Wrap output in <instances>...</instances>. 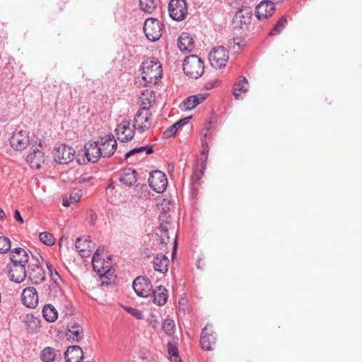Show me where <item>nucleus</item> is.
Masks as SVG:
<instances>
[{
    "label": "nucleus",
    "instance_id": "nucleus-1",
    "mask_svg": "<svg viewBox=\"0 0 362 362\" xmlns=\"http://www.w3.org/2000/svg\"><path fill=\"white\" fill-rule=\"evenodd\" d=\"M142 79L149 86L156 84L162 78L163 69L160 63L156 59H148L141 65Z\"/></svg>",
    "mask_w": 362,
    "mask_h": 362
},
{
    "label": "nucleus",
    "instance_id": "nucleus-2",
    "mask_svg": "<svg viewBox=\"0 0 362 362\" xmlns=\"http://www.w3.org/2000/svg\"><path fill=\"white\" fill-rule=\"evenodd\" d=\"M183 71L189 77L198 78L204 74V62L196 55H189L184 60Z\"/></svg>",
    "mask_w": 362,
    "mask_h": 362
},
{
    "label": "nucleus",
    "instance_id": "nucleus-3",
    "mask_svg": "<svg viewBox=\"0 0 362 362\" xmlns=\"http://www.w3.org/2000/svg\"><path fill=\"white\" fill-rule=\"evenodd\" d=\"M152 122V114L148 108H140L135 115L133 127L139 133L150 129Z\"/></svg>",
    "mask_w": 362,
    "mask_h": 362
},
{
    "label": "nucleus",
    "instance_id": "nucleus-4",
    "mask_svg": "<svg viewBox=\"0 0 362 362\" xmlns=\"http://www.w3.org/2000/svg\"><path fill=\"white\" fill-rule=\"evenodd\" d=\"M170 17L175 21H182L188 14L186 0H170L168 4Z\"/></svg>",
    "mask_w": 362,
    "mask_h": 362
},
{
    "label": "nucleus",
    "instance_id": "nucleus-5",
    "mask_svg": "<svg viewBox=\"0 0 362 362\" xmlns=\"http://www.w3.org/2000/svg\"><path fill=\"white\" fill-rule=\"evenodd\" d=\"M163 24L154 18H148L144 25V31L147 39L156 42L162 35Z\"/></svg>",
    "mask_w": 362,
    "mask_h": 362
},
{
    "label": "nucleus",
    "instance_id": "nucleus-6",
    "mask_svg": "<svg viewBox=\"0 0 362 362\" xmlns=\"http://www.w3.org/2000/svg\"><path fill=\"white\" fill-rule=\"evenodd\" d=\"M228 59V52L223 46L214 47L209 54L211 66L215 69H221L225 66Z\"/></svg>",
    "mask_w": 362,
    "mask_h": 362
},
{
    "label": "nucleus",
    "instance_id": "nucleus-7",
    "mask_svg": "<svg viewBox=\"0 0 362 362\" xmlns=\"http://www.w3.org/2000/svg\"><path fill=\"white\" fill-rule=\"evenodd\" d=\"M163 211L159 215L160 226L156 230V235L160 244L166 245L170 242V238L166 235V238H163V233L165 234L170 229L171 216L164 208L162 209Z\"/></svg>",
    "mask_w": 362,
    "mask_h": 362
},
{
    "label": "nucleus",
    "instance_id": "nucleus-8",
    "mask_svg": "<svg viewBox=\"0 0 362 362\" xmlns=\"http://www.w3.org/2000/svg\"><path fill=\"white\" fill-rule=\"evenodd\" d=\"M75 153L72 147L62 144L54 149V160L59 164H68L74 160Z\"/></svg>",
    "mask_w": 362,
    "mask_h": 362
},
{
    "label": "nucleus",
    "instance_id": "nucleus-9",
    "mask_svg": "<svg viewBox=\"0 0 362 362\" xmlns=\"http://www.w3.org/2000/svg\"><path fill=\"white\" fill-rule=\"evenodd\" d=\"M148 182L152 189L158 193L164 192L168 185L165 174L160 170H154L151 173Z\"/></svg>",
    "mask_w": 362,
    "mask_h": 362
},
{
    "label": "nucleus",
    "instance_id": "nucleus-10",
    "mask_svg": "<svg viewBox=\"0 0 362 362\" xmlns=\"http://www.w3.org/2000/svg\"><path fill=\"white\" fill-rule=\"evenodd\" d=\"M136 294L139 297H148L152 291L151 281L146 277L140 276L136 277L132 284Z\"/></svg>",
    "mask_w": 362,
    "mask_h": 362
},
{
    "label": "nucleus",
    "instance_id": "nucleus-11",
    "mask_svg": "<svg viewBox=\"0 0 362 362\" xmlns=\"http://www.w3.org/2000/svg\"><path fill=\"white\" fill-rule=\"evenodd\" d=\"M66 337L69 341L79 342L84 338V330L82 325L75 320L67 325Z\"/></svg>",
    "mask_w": 362,
    "mask_h": 362
},
{
    "label": "nucleus",
    "instance_id": "nucleus-12",
    "mask_svg": "<svg viewBox=\"0 0 362 362\" xmlns=\"http://www.w3.org/2000/svg\"><path fill=\"white\" fill-rule=\"evenodd\" d=\"M100 151L103 158L112 156L116 151L117 141L112 134H107L101 138L99 143Z\"/></svg>",
    "mask_w": 362,
    "mask_h": 362
},
{
    "label": "nucleus",
    "instance_id": "nucleus-13",
    "mask_svg": "<svg viewBox=\"0 0 362 362\" xmlns=\"http://www.w3.org/2000/svg\"><path fill=\"white\" fill-rule=\"evenodd\" d=\"M252 18V10L250 7H243L235 13L233 18L234 28H243L250 23Z\"/></svg>",
    "mask_w": 362,
    "mask_h": 362
},
{
    "label": "nucleus",
    "instance_id": "nucleus-14",
    "mask_svg": "<svg viewBox=\"0 0 362 362\" xmlns=\"http://www.w3.org/2000/svg\"><path fill=\"white\" fill-rule=\"evenodd\" d=\"M117 138L122 142L130 141L134 134V132L130 128V122L122 121L115 130Z\"/></svg>",
    "mask_w": 362,
    "mask_h": 362
},
{
    "label": "nucleus",
    "instance_id": "nucleus-15",
    "mask_svg": "<svg viewBox=\"0 0 362 362\" xmlns=\"http://www.w3.org/2000/svg\"><path fill=\"white\" fill-rule=\"evenodd\" d=\"M21 299L26 307L35 308L39 301L38 293L34 287L29 286L23 289L21 293Z\"/></svg>",
    "mask_w": 362,
    "mask_h": 362
},
{
    "label": "nucleus",
    "instance_id": "nucleus-16",
    "mask_svg": "<svg viewBox=\"0 0 362 362\" xmlns=\"http://www.w3.org/2000/svg\"><path fill=\"white\" fill-rule=\"evenodd\" d=\"M274 11V4L269 0H263L256 6L255 15L259 20H264L272 16Z\"/></svg>",
    "mask_w": 362,
    "mask_h": 362
},
{
    "label": "nucleus",
    "instance_id": "nucleus-17",
    "mask_svg": "<svg viewBox=\"0 0 362 362\" xmlns=\"http://www.w3.org/2000/svg\"><path fill=\"white\" fill-rule=\"evenodd\" d=\"M99 143L96 141H90L85 144L84 154L88 162L96 163L100 157H103L100 151Z\"/></svg>",
    "mask_w": 362,
    "mask_h": 362
},
{
    "label": "nucleus",
    "instance_id": "nucleus-18",
    "mask_svg": "<svg viewBox=\"0 0 362 362\" xmlns=\"http://www.w3.org/2000/svg\"><path fill=\"white\" fill-rule=\"evenodd\" d=\"M216 337L213 334V330L211 325L205 326L202 331L200 338V344L203 349L210 351L212 345L216 342Z\"/></svg>",
    "mask_w": 362,
    "mask_h": 362
},
{
    "label": "nucleus",
    "instance_id": "nucleus-19",
    "mask_svg": "<svg viewBox=\"0 0 362 362\" xmlns=\"http://www.w3.org/2000/svg\"><path fill=\"white\" fill-rule=\"evenodd\" d=\"M27 276L33 284L41 283L45 278L43 268L37 263L29 264L27 271Z\"/></svg>",
    "mask_w": 362,
    "mask_h": 362
},
{
    "label": "nucleus",
    "instance_id": "nucleus-20",
    "mask_svg": "<svg viewBox=\"0 0 362 362\" xmlns=\"http://www.w3.org/2000/svg\"><path fill=\"white\" fill-rule=\"evenodd\" d=\"M26 264H14L10 267L8 275L11 281L16 283L23 282L27 277Z\"/></svg>",
    "mask_w": 362,
    "mask_h": 362
},
{
    "label": "nucleus",
    "instance_id": "nucleus-21",
    "mask_svg": "<svg viewBox=\"0 0 362 362\" xmlns=\"http://www.w3.org/2000/svg\"><path fill=\"white\" fill-rule=\"evenodd\" d=\"M90 239L88 237L78 238L76 240L75 247L80 255L87 257L91 255L93 247Z\"/></svg>",
    "mask_w": 362,
    "mask_h": 362
},
{
    "label": "nucleus",
    "instance_id": "nucleus-22",
    "mask_svg": "<svg viewBox=\"0 0 362 362\" xmlns=\"http://www.w3.org/2000/svg\"><path fill=\"white\" fill-rule=\"evenodd\" d=\"M208 94H197L190 95L187 98L180 104V107L183 110H191L195 108L198 105L202 103L204 100L206 99Z\"/></svg>",
    "mask_w": 362,
    "mask_h": 362
},
{
    "label": "nucleus",
    "instance_id": "nucleus-23",
    "mask_svg": "<svg viewBox=\"0 0 362 362\" xmlns=\"http://www.w3.org/2000/svg\"><path fill=\"white\" fill-rule=\"evenodd\" d=\"M28 142V137L23 131H20L14 134L10 139L11 146L17 151L25 149Z\"/></svg>",
    "mask_w": 362,
    "mask_h": 362
},
{
    "label": "nucleus",
    "instance_id": "nucleus-24",
    "mask_svg": "<svg viewBox=\"0 0 362 362\" xmlns=\"http://www.w3.org/2000/svg\"><path fill=\"white\" fill-rule=\"evenodd\" d=\"M66 362H81L83 358L82 349L77 345L69 346L64 353Z\"/></svg>",
    "mask_w": 362,
    "mask_h": 362
},
{
    "label": "nucleus",
    "instance_id": "nucleus-25",
    "mask_svg": "<svg viewBox=\"0 0 362 362\" xmlns=\"http://www.w3.org/2000/svg\"><path fill=\"white\" fill-rule=\"evenodd\" d=\"M59 280L50 281L47 287H45L44 293L47 296L49 300H54L62 296V289Z\"/></svg>",
    "mask_w": 362,
    "mask_h": 362
},
{
    "label": "nucleus",
    "instance_id": "nucleus-26",
    "mask_svg": "<svg viewBox=\"0 0 362 362\" xmlns=\"http://www.w3.org/2000/svg\"><path fill=\"white\" fill-rule=\"evenodd\" d=\"M151 297L154 304L158 306H162L167 303L168 291L164 286H158L152 291Z\"/></svg>",
    "mask_w": 362,
    "mask_h": 362
},
{
    "label": "nucleus",
    "instance_id": "nucleus-27",
    "mask_svg": "<svg viewBox=\"0 0 362 362\" xmlns=\"http://www.w3.org/2000/svg\"><path fill=\"white\" fill-rule=\"evenodd\" d=\"M27 161L30 163L31 168L38 169L45 161L44 153L37 148H35L28 155Z\"/></svg>",
    "mask_w": 362,
    "mask_h": 362
},
{
    "label": "nucleus",
    "instance_id": "nucleus-28",
    "mask_svg": "<svg viewBox=\"0 0 362 362\" xmlns=\"http://www.w3.org/2000/svg\"><path fill=\"white\" fill-rule=\"evenodd\" d=\"M11 260L14 264H27L29 262V255L23 248L16 247L11 250Z\"/></svg>",
    "mask_w": 362,
    "mask_h": 362
},
{
    "label": "nucleus",
    "instance_id": "nucleus-29",
    "mask_svg": "<svg viewBox=\"0 0 362 362\" xmlns=\"http://www.w3.org/2000/svg\"><path fill=\"white\" fill-rule=\"evenodd\" d=\"M22 320L25 323L28 331L30 333H36L40 327L41 320L33 314L24 315Z\"/></svg>",
    "mask_w": 362,
    "mask_h": 362
},
{
    "label": "nucleus",
    "instance_id": "nucleus-30",
    "mask_svg": "<svg viewBox=\"0 0 362 362\" xmlns=\"http://www.w3.org/2000/svg\"><path fill=\"white\" fill-rule=\"evenodd\" d=\"M153 264L156 271L165 274L168 271L169 259L165 255L158 254L154 257Z\"/></svg>",
    "mask_w": 362,
    "mask_h": 362
},
{
    "label": "nucleus",
    "instance_id": "nucleus-31",
    "mask_svg": "<svg viewBox=\"0 0 362 362\" xmlns=\"http://www.w3.org/2000/svg\"><path fill=\"white\" fill-rule=\"evenodd\" d=\"M177 46L180 51L190 52L194 48V40L187 33H182L177 41Z\"/></svg>",
    "mask_w": 362,
    "mask_h": 362
},
{
    "label": "nucleus",
    "instance_id": "nucleus-32",
    "mask_svg": "<svg viewBox=\"0 0 362 362\" xmlns=\"http://www.w3.org/2000/svg\"><path fill=\"white\" fill-rule=\"evenodd\" d=\"M192 119V117H187L183 119H180L177 122L174 123L173 125L169 127L167 129L163 132L164 138H169L175 134L177 131L182 126L187 124L189 120Z\"/></svg>",
    "mask_w": 362,
    "mask_h": 362
},
{
    "label": "nucleus",
    "instance_id": "nucleus-33",
    "mask_svg": "<svg viewBox=\"0 0 362 362\" xmlns=\"http://www.w3.org/2000/svg\"><path fill=\"white\" fill-rule=\"evenodd\" d=\"M44 319L48 322H54L58 318V312L52 304H46L42 310Z\"/></svg>",
    "mask_w": 362,
    "mask_h": 362
},
{
    "label": "nucleus",
    "instance_id": "nucleus-34",
    "mask_svg": "<svg viewBox=\"0 0 362 362\" xmlns=\"http://www.w3.org/2000/svg\"><path fill=\"white\" fill-rule=\"evenodd\" d=\"M119 181L127 187L133 185L136 182V170L131 168L127 169L121 175Z\"/></svg>",
    "mask_w": 362,
    "mask_h": 362
},
{
    "label": "nucleus",
    "instance_id": "nucleus-35",
    "mask_svg": "<svg viewBox=\"0 0 362 362\" xmlns=\"http://www.w3.org/2000/svg\"><path fill=\"white\" fill-rule=\"evenodd\" d=\"M209 149L208 147H204L202 151L203 155H205V158L204 160L201 161H197V164L194 166V171L196 176L197 180H199L202 175L204 174V172L206 169V160L208 157Z\"/></svg>",
    "mask_w": 362,
    "mask_h": 362
},
{
    "label": "nucleus",
    "instance_id": "nucleus-36",
    "mask_svg": "<svg viewBox=\"0 0 362 362\" xmlns=\"http://www.w3.org/2000/svg\"><path fill=\"white\" fill-rule=\"evenodd\" d=\"M248 81L245 78H243L239 82L235 83L233 86V95L238 100L242 99V93H246L248 90Z\"/></svg>",
    "mask_w": 362,
    "mask_h": 362
},
{
    "label": "nucleus",
    "instance_id": "nucleus-37",
    "mask_svg": "<svg viewBox=\"0 0 362 362\" xmlns=\"http://www.w3.org/2000/svg\"><path fill=\"white\" fill-rule=\"evenodd\" d=\"M139 6L144 12L151 14L157 8V1L156 0H139Z\"/></svg>",
    "mask_w": 362,
    "mask_h": 362
},
{
    "label": "nucleus",
    "instance_id": "nucleus-38",
    "mask_svg": "<svg viewBox=\"0 0 362 362\" xmlns=\"http://www.w3.org/2000/svg\"><path fill=\"white\" fill-rule=\"evenodd\" d=\"M57 353L52 347H45L40 353V358L43 362H53L56 358Z\"/></svg>",
    "mask_w": 362,
    "mask_h": 362
},
{
    "label": "nucleus",
    "instance_id": "nucleus-39",
    "mask_svg": "<svg viewBox=\"0 0 362 362\" xmlns=\"http://www.w3.org/2000/svg\"><path fill=\"white\" fill-rule=\"evenodd\" d=\"M153 151L151 146H144L137 148H134L131 151H128L125 154V159H127L129 157L136 154L145 152L146 155H149L152 153Z\"/></svg>",
    "mask_w": 362,
    "mask_h": 362
},
{
    "label": "nucleus",
    "instance_id": "nucleus-40",
    "mask_svg": "<svg viewBox=\"0 0 362 362\" xmlns=\"http://www.w3.org/2000/svg\"><path fill=\"white\" fill-rule=\"evenodd\" d=\"M287 24V19L286 17L282 16L278 22L274 25L273 29L270 31V35H275L279 34L286 27Z\"/></svg>",
    "mask_w": 362,
    "mask_h": 362
},
{
    "label": "nucleus",
    "instance_id": "nucleus-41",
    "mask_svg": "<svg viewBox=\"0 0 362 362\" xmlns=\"http://www.w3.org/2000/svg\"><path fill=\"white\" fill-rule=\"evenodd\" d=\"M163 330L168 336H172L175 332V324L173 320L167 318L162 325Z\"/></svg>",
    "mask_w": 362,
    "mask_h": 362
},
{
    "label": "nucleus",
    "instance_id": "nucleus-42",
    "mask_svg": "<svg viewBox=\"0 0 362 362\" xmlns=\"http://www.w3.org/2000/svg\"><path fill=\"white\" fill-rule=\"evenodd\" d=\"M40 240L48 246H52L55 243V238L54 235L49 232H42L39 234Z\"/></svg>",
    "mask_w": 362,
    "mask_h": 362
},
{
    "label": "nucleus",
    "instance_id": "nucleus-43",
    "mask_svg": "<svg viewBox=\"0 0 362 362\" xmlns=\"http://www.w3.org/2000/svg\"><path fill=\"white\" fill-rule=\"evenodd\" d=\"M93 267L95 272L101 273V265L104 264V262L101 259V256L95 253L93 254L92 259Z\"/></svg>",
    "mask_w": 362,
    "mask_h": 362
},
{
    "label": "nucleus",
    "instance_id": "nucleus-44",
    "mask_svg": "<svg viewBox=\"0 0 362 362\" xmlns=\"http://www.w3.org/2000/svg\"><path fill=\"white\" fill-rule=\"evenodd\" d=\"M11 241L8 238L0 236V253H5L11 249Z\"/></svg>",
    "mask_w": 362,
    "mask_h": 362
},
{
    "label": "nucleus",
    "instance_id": "nucleus-45",
    "mask_svg": "<svg viewBox=\"0 0 362 362\" xmlns=\"http://www.w3.org/2000/svg\"><path fill=\"white\" fill-rule=\"evenodd\" d=\"M46 265H47V267L48 269V271H49V276L51 277V281L59 280V281H62V278L59 275L57 271L54 267V266L52 264H50L49 262H47Z\"/></svg>",
    "mask_w": 362,
    "mask_h": 362
},
{
    "label": "nucleus",
    "instance_id": "nucleus-46",
    "mask_svg": "<svg viewBox=\"0 0 362 362\" xmlns=\"http://www.w3.org/2000/svg\"><path fill=\"white\" fill-rule=\"evenodd\" d=\"M107 267H105L104 264L101 265L100 270L101 273H98L102 276L106 277L107 279H110L111 276H114V270L110 269H107Z\"/></svg>",
    "mask_w": 362,
    "mask_h": 362
},
{
    "label": "nucleus",
    "instance_id": "nucleus-47",
    "mask_svg": "<svg viewBox=\"0 0 362 362\" xmlns=\"http://www.w3.org/2000/svg\"><path fill=\"white\" fill-rule=\"evenodd\" d=\"M126 310L137 319H142L144 317L142 312L137 308L127 307Z\"/></svg>",
    "mask_w": 362,
    "mask_h": 362
},
{
    "label": "nucleus",
    "instance_id": "nucleus-48",
    "mask_svg": "<svg viewBox=\"0 0 362 362\" xmlns=\"http://www.w3.org/2000/svg\"><path fill=\"white\" fill-rule=\"evenodd\" d=\"M168 354L171 356H178L177 348L175 346H174L172 343H168Z\"/></svg>",
    "mask_w": 362,
    "mask_h": 362
},
{
    "label": "nucleus",
    "instance_id": "nucleus-49",
    "mask_svg": "<svg viewBox=\"0 0 362 362\" xmlns=\"http://www.w3.org/2000/svg\"><path fill=\"white\" fill-rule=\"evenodd\" d=\"M82 195L81 191L78 190L74 193H71L70 195V200L71 202L76 203L79 201Z\"/></svg>",
    "mask_w": 362,
    "mask_h": 362
},
{
    "label": "nucleus",
    "instance_id": "nucleus-50",
    "mask_svg": "<svg viewBox=\"0 0 362 362\" xmlns=\"http://www.w3.org/2000/svg\"><path fill=\"white\" fill-rule=\"evenodd\" d=\"M13 218L17 222L20 223L21 224H23L24 223V220L22 218L21 213L18 210H15Z\"/></svg>",
    "mask_w": 362,
    "mask_h": 362
},
{
    "label": "nucleus",
    "instance_id": "nucleus-51",
    "mask_svg": "<svg viewBox=\"0 0 362 362\" xmlns=\"http://www.w3.org/2000/svg\"><path fill=\"white\" fill-rule=\"evenodd\" d=\"M65 315L66 316L73 315V310H72L71 307H70V308L66 307Z\"/></svg>",
    "mask_w": 362,
    "mask_h": 362
},
{
    "label": "nucleus",
    "instance_id": "nucleus-52",
    "mask_svg": "<svg viewBox=\"0 0 362 362\" xmlns=\"http://www.w3.org/2000/svg\"><path fill=\"white\" fill-rule=\"evenodd\" d=\"M103 250H104L103 247H98V249L95 250V252L94 253L102 256V255L103 253Z\"/></svg>",
    "mask_w": 362,
    "mask_h": 362
},
{
    "label": "nucleus",
    "instance_id": "nucleus-53",
    "mask_svg": "<svg viewBox=\"0 0 362 362\" xmlns=\"http://www.w3.org/2000/svg\"><path fill=\"white\" fill-rule=\"evenodd\" d=\"M5 217H6V214H5L4 211H3V209L1 208H0V218L1 219H4V218H5Z\"/></svg>",
    "mask_w": 362,
    "mask_h": 362
},
{
    "label": "nucleus",
    "instance_id": "nucleus-54",
    "mask_svg": "<svg viewBox=\"0 0 362 362\" xmlns=\"http://www.w3.org/2000/svg\"><path fill=\"white\" fill-rule=\"evenodd\" d=\"M63 206H65V207H67L70 205L69 202L68 200L66 199H63V203H62Z\"/></svg>",
    "mask_w": 362,
    "mask_h": 362
},
{
    "label": "nucleus",
    "instance_id": "nucleus-55",
    "mask_svg": "<svg viewBox=\"0 0 362 362\" xmlns=\"http://www.w3.org/2000/svg\"><path fill=\"white\" fill-rule=\"evenodd\" d=\"M175 236L177 237V234H175ZM176 247H177V238L175 239V241H174V250L173 252V255L175 252Z\"/></svg>",
    "mask_w": 362,
    "mask_h": 362
},
{
    "label": "nucleus",
    "instance_id": "nucleus-56",
    "mask_svg": "<svg viewBox=\"0 0 362 362\" xmlns=\"http://www.w3.org/2000/svg\"><path fill=\"white\" fill-rule=\"evenodd\" d=\"M166 235H168L170 238L168 230L167 231V233L165 234L164 233H163V238H166Z\"/></svg>",
    "mask_w": 362,
    "mask_h": 362
},
{
    "label": "nucleus",
    "instance_id": "nucleus-57",
    "mask_svg": "<svg viewBox=\"0 0 362 362\" xmlns=\"http://www.w3.org/2000/svg\"><path fill=\"white\" fill-rule=\"evenodd\" d=\"M164 203H165V204H169V202H167L166 200L163 199V202L161 204H162V205H163V204H164Z\"/></svg>",
    "mask_w": 362,
    "mask_h": 362
}]
</instances>
